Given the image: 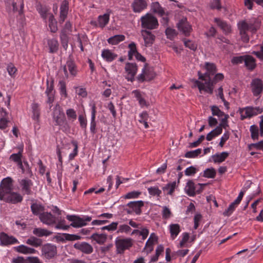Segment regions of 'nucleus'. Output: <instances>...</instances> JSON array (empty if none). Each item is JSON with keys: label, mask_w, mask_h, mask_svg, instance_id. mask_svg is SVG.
<instances>
[{"label": "nucleus", "mask_w": 263, "mask_h": 263, "mask_svg": "<svg viewBox=\"0 0 263 263\" xmlns=\"http://www.w3.org/2000/svg\"><path fill=\"white\" fill-rule=\"evenodd\" d=\"M177 27L179 30L181 31L185 36H189L192 29L191 25L187 21L186 18L180 20L177 24Z\"/></svg>", "instance_id": "12"}, {"label": "nucleus", "mask_w": 263, "mask_h": 263, "mask_svg": "<svg viewBox=\"0 0 263 263\" xmlns=\"http://www.w3.org/2000/svg\"><path fill=\"white\" fill-rule=\"evenodd\" d=\"M57 254V247L54 245L47 243L42 248V256L47 259L54 258Z\"/></svg>", "instance_id": "7"}, {"label": "nucleus", "mask_w": 263, "mask_h": 263, "mask_svg": "<svg viewBox=\"0 0 263 263\" xmlns=\"http://www.w3.org/2000/svg\"><path fill=\"white\" fill-rule=\"evenodd\" d=\"M31 210L34 215L39 216L41 213L44 212L45 207L41 204L33 203L31 205Z\"/></svg>", "instance_id": "22"}, {"label": "nucleus", "mask_w": 263, "mask_h": 263, "mask_svg": "<svg viewBox=\"0 0 263 263\" xmlns=\"http://www.w3.org/2000/svg\"><path fill=\"white\" fill-rule=\"evenodd\" d=\"M126 206L132 209L137 215H140L142 213L141 208L144 206V202L142 200L131 201L128 203Z\"/></svg>", "instance_id": "16"}, {"label": "nucleus", "mask_w": 263, "mask_h": 263, "mask_svg": "<svg viewBox=\"0 0 263 263\" xmlns=\"http://www.w3.org/2000/svg\"><path fill=\"white\" fill-rule=\"evenodd\" d=\"M197 186L192 180H189L185 188L186 194L190 196H194L195 195V191Z\"/></svg>", "instance_id": "27"}, {"label": "nucleus", "mask_w": 263, "mask_h": 263, "mask_svg": "<svg viewBox=\"0 0 263 263\" xmlns=\"http://www.w3.org/2000/svg\"><path fill=\"white\" fill-rule=\"evenodd\" d=\"M165 34L168 39L173 40L175 37L177 36V32L175 29L168 27L165 30Z\"/></svg>", "instance_id": "52"}, {"label": "nucleus", "mask_w": 263, "mask_h": 263, "mask_svg": "<svg viewBox=\"0 0 263 263\" xmlns=\"http://www.w3.org/2000/svg\"><path fill=\"white\" fill-rule=\"evenodd\" d=\"M91 238L96 240L99 244L103 243L107 239V235L105 234H99L98 233L93 234Z\"/></svg>", "instance_id": "34"}, {"label": "nucleus", "mask_w": 263, "mask_h": 263, "mask_svg": "<svg viewBox=\"0 0 263 263\" xmlns=\"http://www.w3.org/2000/svg\"><path fill=\"white\" fill-rule=\"evenodd\" d=\"M66 63L67 68L70 74L73 76H76L77 73V70L76 69V66L74 63L71 60H69Z\"/></svg>", "instance_id": "41"}, {"label": "nucleus", "mask_w": 263, "mask_h": 263, "mask_svg": "<svg viewBox=\"0 0 263 263\" xmlns=\"http://www.w3.org/2000/svg\"><path fill=\"white\" fill-rule=\"evenodd\" d=\"M125 70L127 73L126 79L128 81L133 82L138 70L137 64L136 63H127L125 65Z\"/></svg>", "instance_id": "10"}, {"label": "nucleus", "mask_w": 263, "mask_h": 263, "mask_svg": "<svg viewBox=\"0 0 263 263\" xmlns=\"http://www.w3.org/2000/svg\"><path fill=\"white\" fill-rule=\"evenodd\" d=\"M146 81H149L155 78L156 76V73L154 71L153 68H148L146 69H145L144 72Z\"/></svg>", "instance_id": "45"}, {"label": "nucleus", "mask_w": 263, "mask_h": 263, "mask_svg": "<svg viewBox=\"0 0 263 263\" xmlns=\"http://www.w3.org/2000/svg\"><path fill=\"white\" fill-rule=\"evenodd\" d=\"M26 243L34 247H39L42 245L43 240L34 236H30L27 240Z\"/></svg>", "instance_id": "25"}, {"label": "nucleus", "mask_w": 263, "mask_h": 263, "mask_svg": "<svg viewBox=\"0 0 263 263\" xmlns=\"http://www.w3.org/2000/svg\"><path fill=\"white\" fill-rule=\"evenodd\" d=\"M73 247L86 254H89L93 252L92 247L86 242H78L73 245Z\"/></svg>", "instance_id": "13"}, {"label": "nucleus", "mask_w": 263, "mask_h": 263, "mask_svg": "<svg viewBox=\"0 0 263 263\" xmlns=\"http://www.w3.org/2000/svg\"><path fill=\"white\" fill-rule=\"evenodd\" d=\"M118 224V222H112L110 224L101 228L102 230H108L109 231H115L117 229Z\"/></svg>", "instance_id": "60"}, {"label": "nucleus", "mask_w": 263, "mask_h": 263, "mask_svg": "<svg viewBox=\"0 0 263 263\" xmlns=\"http://www.w3.org/2000/svg\"><path fill=\"white\" fill-rule=\"evenodd\" d=\"M222 132V129L220 126H217L214 129L210 132L206 137L208 141H211L213 138L221 134Z\"/></svg>", "instance_id": "31"}, {"label": "nucleus", "mask_w": 263, "mask_h": 263, "mask_svg": "<svg viewBox=\"0 0 263 263\" xmlns=\"http://www.w3.org/2000/svg\"><path fill=\"white\" fill-rule=\"evenodd\" d=\"M49 27L52 32H55L58 30L57 21L54 19L53 14H50L49 18Z\"/></svg>", "instance_id": "38"}, {"label": "nucleus", "mask_w": 263, "mask_h": 263, "mask_svg": "<svg viewBox=\"0 0 263 263\" xmlns=\"http://www.w3.org/2000/svg\"><path fill=\"white\" fill-rule=\"evenodd\" d=\"M214 22L222 30L224 34H228L231 32V26L227 24L226 22L217 17L214 18Z\"/></svg>", "instance_id": "19"}, {"label": "nucleus", "mask_w": 263, "mask_h": 263, "mask_svg": "<svg viewBox=\"0 0 263 263\" xmlns=\"http://www.w3.org/2000/svg\"><path fill=\"white\" fill-rule=\"evenodd\" d=\"M250 132L251 133V137L252 140H256L259 138V129L257 125L254 124L250 126Z\"/></svg>", "instance_id": "35"}, {"label": "nucleus", "mask_w": 263, "mask_h": 263, "mask_svg": "<svg viewBox=\"0 0 263 263\" xmlns=\"http://www.w3.org/2000/svg\"><path fill=\"white\" fill-rule=\"evenodd\" d=\"M125 40V36L123 35H115L113 36L109 37L107 41L108 43L111 45L118 44L119 42L123 41Z\"/></svg>", "instance_id": "33"}, {"label": "nucleus", "mask_w": 263, "mask_h": 263, "mask_svg": "<svg viewBox=\"0 0 263 263\" xmlns=\"http://www.w3.org/2000/svg\"><path fill=\"white\" fill-rule=\"evenodd\" d=\"M12 190L11 178L8 177L4 179L0 185V200L13 204L21 202L22 196L18 193L12 192Z\"/></svg>", "instance_id": "1"}, {"label": "nucleus", "mask_w": 263, "mask_h": 263, "mask_svg": "<svg viewBox=\"0 0 263 263\" xmlns=\"http://www.w3.org/2000/svg\"><path fill=\"white\" fill-rule=\"evenodd\" d=\"M238 204H239L237 202H235V201L231 203L228 208L223 212V215L227 216H230L233 212Z\"/></svg>", "instance_id": "53"}, {"label": "nucleus", "mask_w": 263, "mask_h": 263, "mask_svg": "<svg viewBox=\"0 0 263 263\" xmlns=\"http://www.w3.org/2000/svg\"><path fill=\"white\" fill-rule=\"evenodd\" d=\"M133 11L135 12H140L147 7V3L144 0H135L132 4Z\"/></svg>", "instance_id": "18"}, {"label": "nucleus", "mask_w": 263, "mask_h": 263, "mask_svg": "<svg viewBox=\"0 0 263 263\" xmlns=\"http://www.w3.org/2000/svg\"><path fill=\"white\" fill-rule=\"evenodd\" d=\"M148 191L149 194L153 196L157 195L159 196L161 194V191L156 186L149 187Z\"/></svg>", "instance_id": "62"}, {"label": "nucleus", "mask_w": 263, "mask_h": 263, "mask_svg": "<svg viewBox=\"0 0 263 263\" xmlns=\"http://www.w3.org/2000/svg\"><path fill=\"white\" fill-rule=\"evenodd\" d=\"M260 21L255 18H253L250 20L248 22V23L251 24L253 27H250V30L252 31H256L259 28V27L260 26Z\"/></svg>", "instance_id": "48"}, {"label": "nucleus", "mask_w": 263, "mask_h": 263, "mask_svg": "<svg viewBox=\"0 0 263 263\" xmlns=\"http://www.w3.org/2000/svg\"><path fill=\"white\" fill-rule=\"evenodd\" d=\"M210 8L212 9L220 10L221 8L220 0H213L210 3Z\"/></svg>", "instance_id": "61"}, {"label": "nucleus", "mask_w": 263, "mask_h": 263, "mask_svg": "<svg viewBox=\"0 0 263 263\" xmlns=\"http://www.w3.org/2000/svg\"><path fill=\"white\" fill-rule=\"evenodd\" d=\"M239 111L240 114L241 120H243L246 118H250L262 113L263 108L259 107L247 106L244 108H240Z\"/></svg>", "instance_id": "3"}, {"label": "nucleus", "mask_w": 263, "mask_h": 263, "mask_svg": "<svg viewBox=\"0 0 263 263\" xmlns=\"http://www.w3.org/2000/svg\"><path fill=\"white\" fill-rule=\"evenodd\" d=\"M152 10L154 12L158 13L161 16H163L165 14L163 8L158 2L152 3Z\"/></svg>", "instance_id": "32"}, {"label": "nucleus", "mask_w": 263, "mask_h": 263, "mask_svg": "<svg viewBox=\"0 0 263 263\" xmlns=\"http://www.w3.org/2000/svg\"><path fill=\"white\" fill-rule=\"evenodd\" d=\"M33 234L39 237L49 236L52 234L50 231L42 228H34L33 230Z\"/></svg>", "instance_id": "29"}, {"label": "nucleus", "mask_w": 263, "mask_h": 263, "mask_svg": "<svg viewBox=\"0 0 263 263\" xmlns=\"http://www.w3.org/2000/svg\"><path fill=\"white\" fill-rule=\"evenodd\" d=\"M22 152H23V149L20 150L16 154H12L10 156V158H9L12 161L17 163V164L21 163V162H22V159H21L22 157Z\"/></svg>", "instance_id": "40"}, {"label": "nucleus", "mask_w": 263, "mask_h": 263, "mask_svg": "<svg viewBox=\"0 0 263 263\" xmlns=\"http://www.w3.org/2000/svg\"><path fill=\"white\" fill-rule=\"evenodd\" d=\"M176 187V182L174 181L173 182L167 183L163 187L162 189L164 191H168L167 194L171 195L173 194Z\"/></svg>", "instance_id": "44"}, {"label": "nucleus", "mask_w": 263, "mask_h": 263, "mask_svg": "<svg viewBox=\"0 0 263 263\" xmlns=\"http://www.w3.org/2000/svg\"><path fill=\"white\" fill-rule=\"evenodd\" d=\"M2 110L4 115H3V117L0 119V128L3 129L7 127L8 121L4 117V116L7 115L6 111L3 108H2Z\"/></svg>", "instance_id": "59"}, {"label": "nucleus", "mask_w": 263, "mask_h": 263, "mask_svg": "<svg viewBox=\"0 0 263 263\" xmlns=\"http://www.w3.org/2000/svg\"><path fill=\"white\" fill-rule=\"evenodd\" d=\"M53 118L56 125L62 126L66 123V118L62 108L59 104L55 106L53 111Z\"/></svg>", "instance_id": "6"}, {"label": "nucleus", "mask_w": 263, "mask_h": 263, "mask_svg": "<svg viewBox=\"0 0 263 263\" xmlns=\"http://www.w3.org/2000/svg\"><path fill=\"white\" fill-rule=\"evenodd\" d=\"M60 85V91L62 95H64L66 98L67 97V93L66 91V83L64 81H60L59 83Z\"/></svg>", "instance_id": "58"}, {"label": "nucleus", "mask_w": 263, "mask_h": 263, "mask_svg": "<svg viewBox=\"0 0 263 263\" xmlns=\"http://www.w3.org/2000/svg\"><path fill=\"white\" fill-rule=\"evenodd\" d=\"M245 66L250 71H252L256 67V60L250 55H245Z\"/></svg>", "instance_id": "17"}, {"label": "nucleus", "mask_w": 263, "mask_h": 263, "mask_svg": "<svg viewBox=\"0 0 263 263\" xmlns=\"http://www.w3.org/2000/svg\"><path fill=\"white\" fill-rule=\"evenodd\" d=\"M18 166L21 169L23 174L28 175L30 177L32 176L31 170L29 167V164L27 161H24V164H23L22 162L18 164Z\"/></svg>", "instance_id": "28"}, {"label": "nucleus", "mask_w": 263, "mask_h": 263, "mask_svg": "<svg viewBox=\"0 0 263 263\" xmlns=\"http://www.w3.org/2000/svg\"><path fill=\"white\" fill-rule=\"evenodd\" d=\"M238 25L239 32H247L248 30H250V27H253L251 24H249L246 21H242L239 22Z\"/></svg>", "instance_id": "43"}, {"label": "nucleus", "mask_w": 263, "mask_h": 263, "mask_svg": "<svg viewBox=\"0 0 263 263\" xmlns=\"http://www.w3.org/2000/svg\"><path fill=\"white\" fill-rule=\"evenodd\" d=\"M49 11V9L46 7H41L39 9V12L44 20H46L48 17L49 18L50 14H52Z\"/></svg>", "instance_id": "50"}, {"label": "nucleus", "mask_w": 263, "mask_h": 263, "mask_svg": "<svg viewBox=\"0 0 263 263\" xmlns=\"http://www.w3.org/2000/svg\"><path fill=\"white\" fill-rule=\"evenodd\" d=\"M205 68L206 71H208L212 75H214L217 71L216 66L213 63L206 62L205 63Z\"/></svg>", "instance_id": "46"}, {"label": "nucleus", "mask_w": 263, "mask_h": 263, "mask_svg": "<svg viewBox=\"0 0 263 263\" xmlns=\"http://www.w3.org/2000/svg\"><path fill=\"white\" fill-rule=\"evenodd\" d=\"M211 111L213 116H217L219 117L223 116L224 112L222 111L217 106H211Z\"/></svg>", "instance_id": "57"}, {"label": "nucleus", "mask_w": 263, "mask_h": 263, "mask_svg": "<svg viewBox=\"0 0 263 263\" xmlns=\"http://www.w3.org/2000/svg\"><path fill=\"white\" fill-rule=\"evenodd\" d=\"M141 35L143 37L145 47L151 46L155 40L156 36L149 30L142 29Z\"/></svg>", "instance_id": "9"}, {"label": "nucleus", "mask_w": 263, "mask_h": 263, "mask_svg": "<svg viewBox=\"0 0 263 263\" xmlns=\"http://www.w3.org/2000/svg\"><path fill=\"white\" fill-rule=\"evenodd\" d=\"M142 29L153 30L159 26L158 20L152 14L147 13L140 18Z\"/></svg>", "instance_id": "2"}, {"label": "nucleus", "mask_w": 263, "mask_h": 263, "mask_svg": "<svg viewBox=\"0 0 263 263\" xmlns=\"http://www.w3.org/2000/svg\"><path fill=\"white\" fill-rule=\"evenodd\" d=\"M197 171V170L196 167H195L193 166H191L186 168V170L184 171V173L186 176H189L194 175L196 173Z\"/></svg>", "instance_id": "64"}, {"label": "nucleus", "mask_w": 263, "mask_h": 263, "mask_svg": "<svg viewBox=\"0 0 263 263\" xmlns=\"http://www.w3.org/2000/svg\"><path fill=\"white\" fill-rule=\"evenodd\" d=\"M40 221L44 224L51 226L57 222V218L49 212H43L39 215Z\"/></svg>", "instance_id": "11"}, {"label": "nucleus", "mask_w": 263, "mask_h": 263, "mask_svg": "<svg viewBox=\"0 0 263 263\" xmlns=\"http://www.w3.org/2000/svg\"><path fill=\"white\" fill-rule=\"evenodd\" d=\"M101 55L104 60L109 62L112 61L117 57L116 54L111 52L109 49L103 50Z\"/></svg>", "instance_id": "24"}, {"label": "nucleus", "mask_w": 263, "mask_h": 263, "mask_svg": "<svg viewBox=\"0 0 263 263\" xmlns=\"http://www.w3.org/2000/svg\"><path fill=\"white\" fill-rule=\"evenodd\" d=\"M229 155V154L228 152H223L220 154H216L213 155L212 157L215 163H221L226 160Z\"/></svg>", "instance_id": "26"}, {"label": "nucleus", "mask_w": 263, "mask_h": 263, "mask_svg": "<svg viewBox=\"0 0 263 263\" xmlns=\"http://www.w3.org/2000/svg\"><path fill=\"white\" fill-rule=\"evenodd\" d=\"M214 86V85H212V83L208 80L204 83L203 86L202 87L203 89H201V91H204L212 95L213 93Z\"/></svg>", "instance_id": "37"}, {"label": "nucleus", "mask_w": 263, "mask_h": 263, "mask_svg": "<svg viewBox=\"0 0 263 263\" xmlns=\"http://www.w3.org/2000/svg\"><path fill=\"white\" fill-rule=\"evenodd\" d=\"M216 171L213 168H206L203 173V176L208 178H214L216 176Z\"/></svg>", "instance_id": "49"}, {"label": "nucleus", "mask_w": 263, "mask_h": 263, "mask_svg": "<svg viewBox=\"0 0 263 263\" xmlns=\"http://www.w3.org/2000/svg\"><path fill=\"white\" fill-rule=\"evenodd\" d=\"M96 107L95 104L92 105L91 107V116L90 125V130L91 133L93 135L97 133L96 130Z\"/></svg>", "instance_id": "21"}, {"label": "nucleus", "mask_w": 263, "mask_h": 263, "mask_svg": "<svg viewBox=\"0 0 263 263\" xmlns=\"http://www.w3.org/2000/svg\"><path fill=\"white\" fill-rule=\"evenodd\" d=\"M247 186H246L242 191H241L239 195H238V196L237 197V198H236V200H235V202H237L238 204L240 203L241 200H242V197L243 196V195H244V193L245 192H246V190H247L250 186L251 184H252V183L250 181H247Z\"/></svg>", "instance_id": "55"}, {"label": "nucleus", "mask_w": 263, "mask_h": 263, "mask_svg": "<svg viewBox=\"0 0 263 263\" xmlns=\"http://www.w3.org/2000/svg\"><path fill=\"white\" fill-rule=\"evenodd\" d=\"M0 241L2 246H8L17 242V240L12 236H9L4 232L0 234Z\"/></svg>", "instance_id": "14"}, {"label": "nucleus", "mask_w": 263, "mask_h": 263, "mask_svg": "<svg viewBox=\"0 0 263 263\" xmlns=\"http://www.w3.org/2000/svg\"><path fill=\"white\" fill-rule=\"evenodd\" d=\"M245 55L238 57H234L231 60V62L233 64H238L244 62Z\"/></svg>", "instance_id": "63"}, {"label": "nucleus", "mask_w": 263, "mask_h": 263, "mask_svg": "<svg viewBox=\"0 0 263 263\" xmlns=\"http://www.w3.org/2000/svg\"><path fill=\"white\" fill-rule=\"evenodd\" d=\"M224 79V76L221 73H218L215 74L214 77L213 79H210L208 80L210 83H212V85H215L217 83H218L219 81H221L223 80Z\"/></svg>", "instance_id": "54"}, {"label": "nucleus", "mask_w": 263, "mask_h": 263, "mask_svg": "<svg viewBox=\"0 0 263 263\" xmlns=\"http://www.w3.org/2000/svg\"><path fill=\"white\" fill-rule=\"evenodd\" d=\"M171 237L174 239L180 232V226L178 224H171L170 226Z\"/></svg>", "instance_id": "30"}, {"label": "nucleus", "mask_w": 263, "mask_h": 263, "mask_svg": "<svg viewBox=\"0 0 263 263\" xmlns=\"http://www.w3.org/2000/svg\"><path fill=\"white\" fill-rule=\"evenodd\" d=\"M58 223L55 225V228L57 229H62L67 230L70 228V225H65V220L64 219H59L57 218Z\"/></svg>", "instance_id": "47"}, {"label": "nucleus", "mask_w": 263, "mask_h": 263, "mask_svg": "<svg viewBox=\"0 0 263 263\" xmlns=\"http://www.w3.org/2000/svg\"><path fill=\"white\" fill-rule=\"evenodd\" d=\"M66 218L72 222L70 227L72 226L74 228H79L85 226L87 222L91 220V217L88 216L81 218L76 215H67Z\"/></svg>", "instance_id": "5"}, {"label": "nucleus", "mask_w": 263, "mask_h": 263, "mask_svg": "<svg viewBox=\"0 0 263 263\" xmlns=\"http://www.w3.org/2000/svg\"><path fill=\"white\" fill-rule=\"evenodd\" d=\"M109 20V15L108 14H104L100 15L98 17V22L99 26L101 28L104 27L108 23Z\"/></svg>", "instance_id": "36"}, {"label": "nucleus", "mask_w": 263, "mask_h": 263, "mask_svg": "<svg viewBox=\"0 0 263 263\" xmlns=\"http://www.w3.org/2000/svg\"><path fill=\"white\" fill-rule=\"evenodd\" d=\"M183 41L184 42V46L186 47H187L189 49H190L191 50H192L194 51L196 49L197 45L192 41L189 40H186L184 39L183 40Z\"/></svg>", "instance_id": "56"}, {"label": "nucleus", "mask_w": 263, "mask_h": 263, "mask_svg": "<svg viewBox=\"0 0 263 263\" xmlns=\"http://www.w3.org/2000/svg\"><path fill=\"white\" fill-rule=\"evenodd\" d=\"M68 10V2L66 0L62 2L60 7V20L62 23L64 22L67 17Z\"/></svg>", "instance_id": "20"}, {"label": "nucleus", "mask_w": 263, "mask_h": 263, "mask_svg": "<svg viewBox=\"0 0 263 263\" xmlns=\"http://www.w3.org/2000/svg\"><path fill=\"white\" fill-rule=\"evenodd\" d=\"M60 39L63 47L66 50L68 47V37L65 31H61Z\"/></svg>", "instance_id": "39"}, {"label": "nucleus", "mask_w": 263, "mask_h": 263, "mask_svg": "<svg viewBox=\"0 0 263 263\" xmlns=\"http://www.w3.org/2000/svg\"><path fill=\"white\" fill-rule=\"evenodd\" d=\"M201 149L198 148L194 151H189L185 154V157L186 158H195L201 153Z\"/></svg>", "instance_id": "51"}, {"label": "nucleus", "mask_w": 263, "mask_h": 263, "mask_svg": "<svg viewBox=\"0 0 263 263\" xmlns=\"http://www.w3.org/2000/svg\"><path fill=\"white\" fill-rule=\"evenodd\" d=\"M47 44L49 48V52L55 53L59 49V44L57 40L52 39L47 41Z\"/></svg>", "instance_id": "23"}, {"label": "nucleus", "mask_w": 263, "mask_h": 263, "mask_svg": "<svg viewBox=\"0 0 263 263\" xmlns=\"http://www.w3.org/2000/svg\"><path fill=\"white\" fill-rule=\"evenodd\" d=\"M250 86L253 95L255 97L259 96L263 90L262 81L258 78L254 79L252 80Z\"/></svg>", "instance_id": "8"}, {"label": "nucleus", "mask_w": 263, "mask_h": 263, "mask_svg": "<svg viewBox=\"0 0 263 263\" xmlns=\"http://www.w3.org/2000/svg\"><path fill=\"white\" fill-rule=\"evenodd\" d=\"M32 109L33 112L32 118L35 120H37L40 117V109L39 105L37 103H34L32 104Z\"/></svg>", "instance_id": "42"}, {"label": "nucleus", "mask_w": 263, "mask_h": 263, "mask_svg": "<svg viewBox=\"0 0 263 263\" xmlns=\"http://www.w3.org/2000/svg\"><path fill=\"white\" fill-rule=\"evenodd\" d=\"M22 191L27 195H30L32 193L31 186L33 185L32 181L27 178L23 179L19 181Z\"/></svg>", "instance_id": "15"}, {"label": "nucleus", "mask_w": 263, "mask_h": 263, "mask_svg": "<svg viewBox=\"0 0 263 263\" xmlns=\"http://www.w3.org/2000/svg\"><path fill=\"white\" fill-rule=\"evenodd\" d=\"M117 253L122 254L124 251L129 249L133 246V240L131 238H121L118 237L115 241Z\"/></svg>", "instance_id": "4"}]
</instances>
